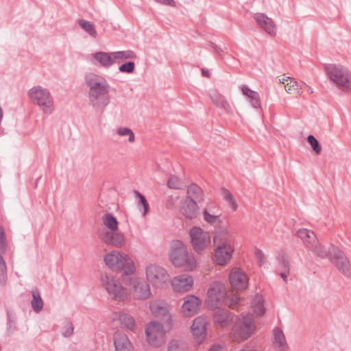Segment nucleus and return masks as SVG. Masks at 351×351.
<instances>
[{
  "mask_svg": "<svg viewBox=\"0 0 351 351\" xmlns=\"http://www.w3.org/2000/svg\"><path fill=\"white\" fill-rule=\"evenodd\" d=\"M202 75L204 76V77H209L210 76V73L207 70H205L204 69H202Z\"/></svg>",
  "mask_w": 351,
  "mask_h": 351,
  "instance_id": "59",
  "label": "nucleus"
},
{
  "mask_svg": "<svg viewBox=\"0 0 351 351\" xmlns=\"http://www.w3.org/2000/svg\"><path fill=\"white\" fill-rule=\"evenodd\" d=\"M114 345L115 351H134L128 336L120 332H116L114 335Z\"/></svg>",
  "mask_w": 351,
  "mask_h": 351,
  "instance_id": "23",
  "label": "nucleus"
},
{
  "mask_svg": "<svg viewBox=\"0 0 351 351\" xmlns=\"http://www.w3.org/2000/svg\"><path fill=\"white\" fill-rule=\"evenodd\" d=\"M223 348L221 346L219 345H213L209 351H222Z\"/></svg>",
  "mask_w": 351,
  "mask_h": 351,
  "instance_id": "57",
  "label": "nucleus"
},
{
  "mask_svg": "<svg viewBox=\"0 0 351 351\" xmlns=\"http://www.w3.org/2000/svg\"><path fill=\"white\" fill-rule=\"evenodd\" d=\"M240 351H256L254 350H252V349H249V348H247V349H243V350H241Z\"/></svg>",
  "mask_w": 351,
  "mask_h": 351,
  "instance_id": "61",
  "label": "nucleus"
},
{
  "mask_svg": "<svg viewBox=\"0 0 351 351\" xmlns=\"http://www.w3.org/2000/svg\"><path fill=\"white\" fill-rule=\"evenodd\" d=\"M169 259L178 267H184L186 271L194 270L197 267V260L193 254H189L184 244L178 240L173 241Z\"/></svg>",
  "mask_w": 351,
  "mask_h": 351,
  "instance_id": "2",
  "label": "nucleus"
},
{
  "mask_svg": "<svg viewBox=\"0 0 351 351\" xmlns=\"http://www.w3.org/2000/svg\"><path fill=\"white\" fill-rule=\"evenodd\" d=\"M157 3L165 5H169L174 7L176 6V3L173 0H155Z\"/></svg>",
  "mask_w": 351,
  "mask_h": 351,
  "instance_id": "51",
  "label": "nucleus"
},
{
  "mask_svg": "<svg viewBox=\"0 0 351 351\" xmlns=\"http://www.w3.org/2000/svg\"><path fill=\"white\" fill-rule=\"evenodd\" d=\"M149 309L156 317L162 319L167 324H172V317L169 313L170 306L163 300H154L149 304Z\"/></svg>",
  "mask_w": 351,
  "mask_h": 351,
  "instance_id": "13",
  "label": "nucleus"
},
{
  "mask_svg": "<svg viewBox=\"0 0 351 351\" xmlns=\"http://www.w3.org/2000/svg\"><path fill=\"white\" fill-rule=\"evenodd\" d=\"M254 19L258 25L267 33L271 36L276 35V25L270 18L267 17L265 14L258 13L254 15Z\"/></svg>",
  "mask_w": 351,
  "mask_h": 351,
  "instance_id": "24",
  "label": "nucleus"
},
{
  "mask_svg": "<svg viewBox=\"0 0 351 351\" xmlns=\"http://www.w3.org/2000/svg\"><path fill=\"white\" fill-rule=\"evenodd\" d=\"M232 234L227 228L219 230L214 237V243L215 245H221L225 247H232Z\"/></svg>",
  "mask_w": 351,
  "mask_h": 351,
  "instance_id": "26",
  "label": "nucleus"
},
{
  "mask_svg": "<svg viewBox=\"0 0 351 351\" xmlns=\"http://www.w3.org/2000/svg\"><path fill=\"white\" fill-rule=\"evenodd\" d=\"M169 275L162 267L151 264L146 268V278L147 282L154 287H162L169 280Z\"/></svg>",
  "mask_w": 351,
  "mask_h": 351,
  "instance_id": "9",
  "label": "nucleus"
},
{
  "mask_svg": "<svg viewBox=\"0 0 351 351\" xmlns=\"http://www.w3.org/2000/svg\"><path fill=\"white\" fill-rule=\"evenodd\" d=\"M104 225L110 230L115 232L118 230L119 223L117 219L110 213H106L102 217Z\"/></svg>",
  "mask_w": 351,
  "mask_h": 351,
  "instance_id": "37",
  "label": "nucleus"
},
{
  "mask_svg": "<svg viewBox=\"0 0 351 351\" xmlns=\"http://www.w3.org/2000/svg\"><path fill=\"white\" fill-rule=\"evenodd\" d=\"M230 283L236 289H245L248 285V278L240 268H233L229 275Z\"/></svg>",
  "mask_w": 351,
  "mask_h": 351,
  "instance_id": "17",
  "label": "nucleus"
},
{
  "mask_svg": "<svg viewBox=\"0 0 351 351\" xmlns=\"http://www.w3.org/2000/svg\"><path fill=\"white\" fill-rule=\"evenodd\" d=\"M220 211L217 206H207L203 211L204 220L211 225H217L220 222Z\"/></svg>",
  "mask_w": 351,
  "mask_h": 351,
  "instance_id": "27",
  "label": "nucleus"
},
{
  "mask_svg": "<svg viewBox=\"0 0 351 351\" xmlns=\"http://www.w3.org/2000/svg\"><path fill=\"white\" fill-rule=\"evenodd\" d=\"M255 255L259 265L262 266L265 262V257L263 252L260 250H257L255 252Z\"/></svg>",
  "mask_w": 351,
  "mask_h": 351,
  "instance_id": "49",
  "label": "nucleus"
},
{
  "mask_svg": "<svg viewBox=\"0 0 351 351\" xmlns=\"http://www.w3.org/2000/svg\"><path fill=\"white\" fill-rule=\"evenodd\" d=\"M197 203L193 200L186 199L184 201L181 210L184 217L189 219H194L197 215Z\"/></svg>",
  "mask_w": 351,
  "mask_h": 351,
  "instance_id": "30",
  "label": "nucleus"
},
{
  "mask_svg": "<svg viewBox=\"0 0 351 351\" xmlns=\"http://www.w3.org/2000/svg\"><path fill=\"white\" fill-rule=\"evenodd\" d=\"M190 237L193 250L200 254L210 243V236L199 227H193L190 230Z\"/></svg>",
  "mask_w": 351,
  "mask_h": 351,
  "instance_id": "11",
  "label": "nucleus"
},
{
  "mask_svg": "<svg viewBox=\"0 0 351 351\" xmlns=\"http://www.w3.org/2000/svg\"><path fill=\"white\" fill-rule=\"evenodd\" d=\"M77 22L79 25L91 37L96 38L97 36L95 26L92 22L84 19H78Z\"/></svg>",
  "mask_w": 351,
  "mask_h": 351,
  "instance_id": "38",
  "label": "nucleus"
},
{
  "mask_svg": "<svg viewBox=\"0 0 351 351\" xmlns=\"http://www.w3.org/2000/svg\"><path fill=\"white\" fill-rule=\"evenodd\" d=\"M256 330L252 315L242 314L232 328V337L234 341H242L250 337Z\"/></svg>",
  "mask_w": 351,
  "mask_h": 351,
  "instance_id": "4",
  "label": "nucleus"
},
{
  "mask_svg": "<svg viewBox=\"0 0 351 351\" xmlns=\"http://www.w3.org/2000/svg\"><path fill=\"white\" fill-rule=\"evenodd\" d=\"M228 203L229 204L230 206L232 208V209L234 211L237 209L238 204H237V200L234 199V197L233 199H232V200L228 202Z\"/></svg>",
  "mask_w": 351,
  "mask_h": 351,
  "instance_id": "54",
  "label": "nucleus"
},
{
  "mask_svg": "<svg viewBox=\"0 0 351 351\" xmlns=\"http://www.w3.org/2000/svg\"><path fill=\"white\" fill-rule=\"evenodd\" d=\"M285 88L289 94L297 93L298 95H301V93L298 90V84L293 78H291L290 80L285 84Z\"/></svg>",
  "mask_w": 351,
  "mask_h": 351,
  "instance_id": "42",
  "label": "nucleus"
},
{
  "mask_svg": "<svg viewBox=\"0 0 351 351\" xmlns=\"http://www.w3.org/2000/svg\"><path fill=\"white\" fill-rule=\"evenodd\" d=\"M306 88L308 93L312 94L313 93V90L311 86H306Z\"/></svg>",
  "mask_w": 351,
  "mask_h": 351,
  "instance_id": "60",
  "label": "nucleus"
},
{
  "mask_svg": "<svg viewBox=\"0 0 351 351\" xmlns=\"http://www.w3.org/2000/svg\"><path fill=\"white\" fill-rule=\"evenodd\" d=\"M225 304L230 308L234 309L240 302V298L237 294L232 293L228 295L227 298L225 297Z\"/></svg>",
  "mask_w": 351,
  "mask_h": 351,
  "instance_id": "44",
  "label": "nucleus"
},
{
  "mask_svg": "<svg viewBox=\"0 0 351 351\" xmlns=\"http://www.w3.org/2000/svg\"><path fill=\"white\" fill-rule=\"evenodd\" d=\"M233 251L234 249L232 247L216 245L215 254L213 257L214 263L221 266L227 265L232 258Z\"/></svg>",
  "mask_w": 351,
  "mask_h": 351,
  "instance_id": "19",
  "label": "nucleus"
},
{
  "mask_svg": "<svg viewBox=\"0 0 351 351\" xmlns=\"http://www.w3.org/2000/svg\"><path fill=\"white\" fill-rule=\"evenodd\" d=\"M101 239L106 244L115 247H121L125 243V239L123 233L104 231L100 234Z\"/></svg>",
  "mask_w": 351,
  "mask_h": 351,
  "instance_id": "20",
  "label": "nucleus"
},
{
  "mask_svg": "<svg viewBox=\"0 0 351 351\" xmlns=\"http://www.w3.org/2000/svg\"><path fill=\"white\" fill-rule=\"evenodd\" d=\"M145 335L148 343L153 347L159 348L165 342V331L163 325L156 321L146 325Z\"/></svg>",
  "mask_w": 351,
  "mask_h": 351,
  "instance_id": "8",
  "label": "nucleus"
},
{
  "mask_svg": "<svg viewBox=\"0 0 351 351\" xmlns=\"http://www.w3.org/2000/svg\"><path fill=\"white\" fill-rule=\"evenodd\" d=\"M32 102L40 106L45 114L53 112V99L48 89L40 86L32 87L28 92Z\"/></svg>",
  "mask_w": 351,
  "mask_h": 351,
  "instance_id": "5",
  "label": "nucleus"
},
{
  "mask_svg": "<svg viewBox=\"0 0 351 351\" xmlns=\"http://www.w3.org/2000/svg\"><path fill=\"white\" fill-rule=\"evenodd\" d=\"M168 351H187V346L183 341L172 340L169 345Z\"/></svg>",
  "mask_w": 351,
  "mask_h": 351,
  "instance_id": "40",
  "label": "nucleus"
},
{
  "mask_svg": "<svg viewBox=\"0 0 351 351\" xmlns=\"http://www.w3.org/2000/svg\"><path fill=\"white\" fill-rule=\"evenodd\" d=\"M187 197L186 199L193 200L197 203L203 199V191L202 189L195 184H192L188 186Z\"/></svg>",
  "mask_w": 351,
  "mask_h": 351,
  "instance_id": "34",
  "label": "nucleus"
},
{
  "mask_svg": "<svg viewBox=\"0 0 351 351\" xmlns=\"http://www.w3.org/2000/svg\"><path fill=\"white\" fill-rule=\"evenodd\" d=\"M274 342L273 346L276 351H287L288 345L283 332L279 328L273 330Z\"/></svg>",
  "mask_w": 351,
  "mask_h": 351,
  "instance_id": "29",
  "label": "nucleus"
},
{
  "mask_svg": "<svg viewBox=\"0 0 351 351\" xmlns=\"http://www.w3.org/2000/svg\"><path fill=\"white\" fill-rule=\"evenodd\" d=\"M306 86H308L306 84L302 82L301 86H300V88H302V86H304L305 88L306 87Z\"/></svg>",
  "mask_w": 351,
  "mask_h": 351,
  "instance_id": "62",
  "label": "nucleus"
},
{
  "mask_svg": "<svg viewBox=\"0 0 351 351\" xmlns=\"http://www.w3.org/2000/svg\"><path fill=\"white\" fill-rule=\"evenodd\" d=\"M104 261L113 271H123L125 274H132L135 271L133 261L127 254L118 251L107 253L104 257Z\"/></svg>",
  "mask_w": 351,
  "mask_h": 351,
  "instance_id": "3",
  "label": "nucleus"
},
{
  "mask_svg": "<svg viewBox=\"0 0 351 351\" xmlns=\"http://www.w3.org/2000/svg\"><path fill=\"white\" fill-rule=\"evenodd\" d=\"M143 207V216H145L148 212H149V204L148 202L147 203H145V204H142Z\"/></svg>",
  "mask_w": 351,
  "mask_h": 351,
  "instance_id": "55",
  "label": "nucleus"
},
{
  "mask_svg": "<svg viewBox=\"0 0 351 351\" xmlns=\"http://www.w3.org/2000/svg\"><path fill=\"white\" fill-rule=\"evenodd\" d=\"M207 322L204 317L199 316L196 317L191 326V332L199 343L206 337Z\"/></svg>",
  "mask_w": 351,
  "mask_h": 351,
  "instance_id": "21",
  "label": "nucleus"
},
{
  "mask_svg": "<svg viewBox=\"0 0 351 351\" xmlns=\"http://www.w3.org/2000/svg\"><path fill=\"white\" fill-rule=\"evenodd\" d=\"M8 241L3 226H0V284L5 286L8 280L7 266L3 256L5 254Z\"/></svg>",
  "mask_w": 351,
  "mask_h": 351,
  "instance_id": "15",
  "label": "nucleus"
},
{
  "mask_svg": "<svg viewBox=\"0 0 351 351\" xmlns=\"http://www.w3.org/2000/svg\"><path fill=\"white\" fill-rule=\"evenodd\" d=\"M221 192H222V196H223V198L227 202H230L232 200V199L234 198V196L233 195L230 193V191H228L227 189H222L221 190Z\"/></svg>",
  "mask_w": 351,
  "mask_h": 351,
  "instance_id": "50",
  "label": "nucleus"
},
{
  "mask_svg": "<svg viewBox=\"0 0 351 351\" xmlns=\"http://www.w3.org/2000/svg\"><path fill=\"white\" fill-rule=\"evenodd\" d=\"M135 193L136 196L139 198L138 206L147 203V199L141 193H140L138 191H135Z\"/></svg>",
  "mask_w": 351,
  "mask_h": 351,
  "instance_id": "52",
  "label": "nucleus"
},
{
  "mask_svg": "<svg viewBox=\"0 0 351 351\" xmlns=\"http://www.w3.org/2000/svg\"><path fill=\"white\" fill-rule=\"evenodd\" d=\"M291 77H282L278 79V81L280 83L283 84L285 85L286 83H287Z\"/></svg>",
  "mask_w": 351,
  "mask_h": 351,
  "instance_id": "56",
  "label": "nucleus"
},
{
  "mask_svg": "<svg viewBox=\"0 0 351 351\" xmlns=\"http://www.w3.org/2000/svg\"><path fill=\"white\" fill-rule=\"evenodd\" d=\"M167 185L170 189H181L182 182L180 179L176 176H171L167 182Z\"/></svg>",
  "mask_w": 351,
  "mask_h": 351,
  "instance_id": "45",
  "label": "nucleus"
},
{
  "mask_svg": "<svg viewBox=\"0 0 351 351\" xmlns=\"http://www.w3.org/2000/svg\"><path fill=\"white\" fill-rule=\"evenodd\" d=\"M114 63L120 62L125 60H132L136 58V53L132 50L119 51L112 52Z\"/></svg>",
  "mask_w": 351,
  "mask_h": 351,
  "instance_id": "35",
  "label": "nucleus"
},
{
  "mask_svg": "<svg viewBox=\"0 0 351 351\" xmlns=\"http://www.w3.org/2000/svg\"><path fill=\"white\" fill-rule=\"evenodd\" d=\"M297 236L303 241L307 249L313 247V245L318 240L313 230L305 228L299 229L297 232Z\"/></svg>",
  "mask_w": 351,
  "mask_h": 351,
  "instance_id": "28",
  "label": "nucleus"
},
{
  "mask_svg": "<svg viewBox=\"0 0 351 351\" xmlns=\"http://www.w3.org/2000/svg\"><path fill=\"white\" fill-rule=\"evenodd\" d=\"M129 284L132 286L133 296L136 299L145 300L151 296L149 285L145 280L133 277L130 278Z\"/></svg>",
  "mask_w": 351,
  "mask_h": 351,
  "instance_id": "14",
  "label": "nucleus"
},
{
  "mask_svg": "<svg viewBox=\"0 0 351 351\" xmlns=\"http://www.w3.org/2000/svg\"><path fill=\"white\" fill-rule=\"evenodd\" d=\"M328 77L338 86L351 88V74L341 65L328 64L325 66Z\"/></svg>",
  "mask_w": 351,
  "mask_h": 351,
  "instance_id": "7",
  "label": "nucleus"
},
{
  "mask_svg": "<svg viewBox=\"0 0 351 351\" xmlns=\"http://www.w3.org/2000/svg\"><path fill=\"white\" fill-rule=\"evenodd\" d=\"M252 307L257 316H261L265 313L264 300L263 296L256 295L252 302Z\"/></svg>",
  "mask_w": 351,
  "mask_h": 351,
  "instance_id": "36",
  "label": "nucleus"
},
{
  "mask_svg": "<svg viewBox=\"0 0 351 351\" xmlns=\"http://www.w3.org/2000/svg\"><path fill=\"white\" fill-rule=\"evenodd\" d=\"M234 320V315L228 310L219 308L215 313L214 322L222 328L231 325Z\"/></svg>",
  "mask_w": 351,
  "mask_h": 351,
  "instance_id": "25",
  "label": "nucleus"
},
{
  "mask_svg": "<svg viewBox=\"0 0 351 351\" xmlns=\"http://www.w3.org/2000/svg\"><path fill=\"white\" fill-rule=\"evenodd\" d=\"M282 269L289 273V265L287 260H282L281 262Z\"/></svg>",
  "mask_w": 351,
  "mask_h": 351,
  "instance_id": "53",
  "label": "nucleus"
},
{
  "mask_svg": "<svg viewBox=\"0 0 351 351\" xmlns=\"http://www.w3.org/2000/svg\"><path fill=\"white\" fill-rule=\"evenodd\" d=\"M171 283L174 291L185 293L192 289L194 280L191 276L183 274L174 277L171 280Z\"/></svg>",
  "mask_w": 351,
  "mask_h": 351,
  "instance_id": "16",
  "label": "nucleus"
},
{
  "mask_svg": "<svg viewBox=\"0 0 351 351\" xmlns=\"http://www.w3.org/2000/svg\"><path fill=\"white\" fill-rule=\"evenodd\" d=\"M225 296L226 287L224 285L219 282H215L208 290L206 304L209 308H217L222 302L224 301Z\"/></svg>",
  "mask_w": 351,
  "mask_h": 351,
  "instance_id": "10",
  "label": "nucleus"
},
{
  "mask_svg": "<svg viewBox=\"0 0 351 351\" xmlns=\"http://www.w3.org/2000/svg\"><path fill=\"white\" fill-rule=\"evenodd\" d=\"M135 69V64L133 62H128L123 64L119 68L120 72L132 73L134 72Z\"/></svg>",
  "mask_w": 351,
  "mask_h": 351,
  "instance_id": "47",
  "label": "nucleus"
},
{
  "mask_svg": "<svg viewBox=\"0 0 351 351\" xmlns=\"http://www.w3.org/2000/svg\"><path fill=\"white\" fill-rule=\"evenodd\" d=\"M210 98L213 103L218 107L226 108L228 106V103L225 97L219 94L211 95Z\"/></svg>",
  "mask_w": 351,
  "mask_h": 351,
  "instance_id": "43",
  "label": "nucleus"
},
{
  "mask_svg": "<svg viewBox=\"0 0 351 351\" xmlns=\"http://www.w3.org/2000/svg\"><path fill=\"white\" fill-rule=\"evenodd\" d=\"M101 282L102 286L113 300L122 302L128 298L127 289L114 276L107 274H103L101 276Z\"/></svg>",
  "mask_w": 351,
  "mask_h": 351,
  "instance_id": "6",
  "label": "nucleus"
},
{
  "mask_svg": "<svg viewBox=\"0 0 351 351\" xmlns=\"http://www.w3.org/2000/svg\"><path fill=\"white\" fill-rule=\"evenodd\" d=\"M93 57L101 66L106 69L110 67L113 64H114L112 52L108 53L98 51L93 55Z\"/></svg>",
  "mask_w": 351,
  "mask_h": 351,
  "instance_id": "31",
  "label": "nucleus"
},
{
  "mask_svg": "<svg viewBox=\"0 0 351 351\" xmlns=\"http://www.w3.org/2000/svg\"><path fill=\"white\" fill-rule=\"evenodd\" d=\"M117 134L119 136H128V142L134 143L135 141V136L132 130L125 127H121L117 130Z\"/></svg>",
  "mask_w": 351,
  "mask_h": 351,
  "instance_id": "41",
  "label": "nucleus"
},
{
  "mask_svg": "<svg viewBox=\"0 0 351 351\" xmlns=\"http://www.w3.org/2000/svg\"><path fill=\"white\" fill-rule=\"evenodd\" d=\"M241 90L243 94L249 98L250 103L254 108H261V103L260 95L257 92L251 90L247 86H243Z\"/></svg>",
  "mask_w": 351,
  "mask_h": 351,
  "instance_id": "32",
  "label": "nucleus"
},
{
  "mask_svg": "<svg viewBox=\"0 0 351 351\" xmlns=\"http://www.w3.org/2000/svg\"><path fill=\"white\" fill-rule=\"evenodd\" d=\"M32 300L31 301V306L32 309L36 312H40L43 308V301L38 291H32Z\"/></svg>",
  "mask_w": 351,
  "mask_h": 351,
  "instance_id": "39",
  "label": "nucleus"
},
{
  "mask_svg": "<svg viewBox=\"0 0 351 351\" xmlns=\"http://www.w3.org/2000/svg\"><path fill=\"white\" fill-rule=\"evenodd\" d=\"M86 81L89 88L90 104L95 109L103 110L109 104L108 83L104 78L95 75H88Z\"/></svg>",
  "mask_w": 351,
  "mask_h": 351,
  "instance_id": "1",
  "label": "nucleus"
},
{
  "mask_svg": "<svg viewBox=\"0 0 351 351\" xmlns=\"http://www.w3.org/2000/svg\"><path fill=\"white\" fill-rule=\"evenodd\" d=\"M74 327L71 322H67L66 324L64 326V332L62 333L63 336L65 337H69L73 334Z\"/></svg>",
  "mask_w": 351,
  "mask_h": 351,
  "instance_id": "48",
  "label": "nucleus"
},
{
  "mask_svg": "<svg viewBox=\"0 0 351 351\" xmlns=\"http://www.w3.org/2000/svg\"><path fill=\"white\" fill-rule=\"evenodd\" d=\"M202 300L196 295H189L184 298L182 313L185 317L193 316L199 308Z\"/></svg>",
  "mask_w": 351,
  "mask_h": 351,
  "instance_id": "18",
  "label": "nucleus"
},
{
  "mask_svg": "<svg viewBox=\"0 0 351 351\" xmlns=\"http://www.w3.org/2000/svg\"><path fill=\"white\" fill-rule=\"evenodd\" d=\"M333 247L334 246H332L330 251H329L317 240V242L313 245V247H311L308 250L320 258H328L330 259Z\"/></svg>",
  "mask_w": 351,
  "mask_h": 351,
  "instance_id": "33",
  "label": "nucleus"
},
{
  "mask_svg": "<svg viewBox=\"0 0 351 351\" xmlns=\"http://www.w3.org/2000/svg\"><path fill=\"white\" fill-rule=\"evenodd\" d=\"M330 261L346 277L351 278V263L344 253L338 247H333L330 254Z\"/></svg>",
  "mask_w": 351,
  "mask_h": 351,
  "instance_id": "12",
  "label": "nucleus"
},
{
  "mask_svg": "<svg viewBox=\"0 0 351 351\" xmlns=\"http://www.w3.org/2000/svg\"><path fill=\"white\" fill-rule=\"evenodd\" d=\"M307 141L311 145V147L316 154H319L322 152V147L319 143L318 141L313 136L309 135L307 138Z\"/></svg>",
  "mask_w": 351,
  "mask_h": 351,
  "instance_id": "46",
  "label": "nucleus"
},
{
  "mask_svg": "<svg viewBox=\"0 0 351 351\" xmlns=\"http://www.w3.org/2000/svg\"><path fill=\"white\" fill-rule=\"evenodd\" d=\"M113 322H119L123 328L130 330H134L136 326L133 317L124 312H114L111 317Z\"/></svg>",
  "mask_w": 351,
  "mask_h": 351,
  "instance_id": "22",
  "label": "nucleus"
},
{
  "mask_svg": "<svg viewBox=\"0 0 351 351\" xmlns=\"http://www.w3.org/2000/svg\"><path fill=\"white\" fill-rule=\"evenodd\" d=\"M288 274H289V273H287V271H282L280 273V276L282 277V278L285 282H287V276H288Z\"/></svg>",
  "mask_w": 351,
  "mask_h": 351,
  "instance_id": "58",
  "label": "nucleus"
}]
</instances>
